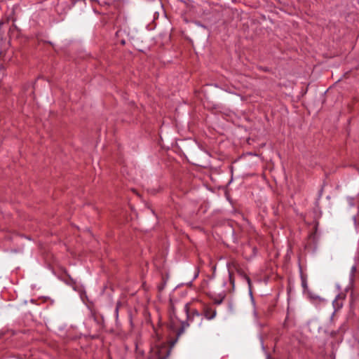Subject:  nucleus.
Here are the masks:
<instances>
[{"mask_svg": "<svg viewBox=\"0 0 359 359\" xmlns=\"http://www.w3.org/2000/svg\"><path fill=\"white\" fill-rule=\"evenodd\" d=\"M302 285L304 290L307 289V280L306 278L302 274L301 276Z\"/></svg>", "mask_w": 359, "mask_h": 359, "instance_id": "6", "label": "nucleus"}, {"mask_svg": "<svg viewBox=\"0 0 359 359\" xmlns=\"http://www.w3.org/2000/svg\"><path fill=\"white\" fill-rule=\"evenodd\" d=\"M203 312L205 318L208 320L213 319L217 314L216 309L208 305L204 306Z\"/></svg>", "mask_w": 359, "mask_h": 359, "instance_id": "3", "label": "nucleus"}, {"mask_svg": "<svg viewBox=\"0 0 359 359\" xmlns=\"http://www.w3.org/2000/svg\"><path fill=\"white\" fill-rule=\"evenodd\" d=\"M135 351L137 354V359H140V357L143 356L144 351L141 349L138 342H135ZM170 355V351L166 346H155L151 348L147 359H167Z\"/></svg>", "mask_w": 359, "mask_h": 359, "instance_id": "1", "label": "nucleus"}, {"mask_svg": "<svg viewBox=\"0 0 359 359\" xmlns=\"http://www.w3.org/2000/svg\"><path fill=\"white\" fill-rule=\"evenodd\" d=\"M121 306H122V303L121 302H118L116 303V308H115V316H116V319H118V311Z\"/></svg>", "mask_w": 359, "mask_h": 359, "instance_id": "7", "label": "nucleus"}, {"mask_svg": "<svg viewBox=\"0 0 359 359\" xmlns=\"http://www.w3.org/2000/svg\"><path fill=\"white\" fill-rule=\"evenodd\" d=\"M238 273L242 276L247 281L248 284L249 286H250V284H251V280H250V278L245 273H243V271H241V270H238Z\"/></svg>", "mask_w": 359, "mask_h": 359, "instance_id": "5", "label": "nucleus"}, {"mask_svg": "<svg viewBox=\"0 0 359 359\" xmlns=\"http://www.w3.org/2000/svg\"><path fill=\"white\" fill-rule=\"evenodd\" d=\"M268 359H269V358H268Z\"/></svg>", "mask_w": 359, "mask_h": 359, "instance_id": "12", "label": "nucleus"}, {"mask_svg": "<svg viewBox=\"0 0 359 359\" xmlns=\"http://www.w3.org/2000/svg\"><path fill=\"white\" fill-rule=\"evenodd\" d=\"M226 296V292L222 291L218 294L214 293L212 294H210V297L211 299L214 302L215 304H221L224 299V298Z\"/></svg>", "mask_w": 359, "mask_h": 359, "instance_id": "4", "label": "nucleus"}, {"mask_svg": "<svg viewBox=\"0 0 359 359\" xmlns=\"http://www.w3.org/2000/svg\"><path fill=\"white\" fill-rule=\"evenodd\" d=\"M154 332H155V333H156V337H157L158 339H160V334H159V332H158V330H156V328H154Z\"/></svg>", "mask_w": 359, "mask_h": 359, "instance_id": "9", "label": "nucleus"}, {"mask_svg": "<svg viewBox=\"0 0 359 359\" xmlns=\"http://www.w3.org/2000/svg\"><path fill=\"white\" fill-rule=\"evenodd\" d=\"M185 310L187 314V322L182 323L181 327L177 332V338H179L184 333L185 328L189 325V323H193L196 321L198 325H201L203 320L201 314L198 311L193 310L191 313H189L187 304L185 306Z\"/></svg>", "mask_w": 359, "mask_h": 359, "instance_id": "2", "label": "nucleus"}, {"mask_svg": "<svg viewBox=\"0 0 359 359\" xmlns=\"http://www.w3.org/2000/svg\"><path fill=\"white\" fill-rule=\"evenodd\" d=\"M229 282L232 286V290H233L234 288V278L233 277V274L232 273L229 271Z\"/></svg>", "mask_w": 359, "mask_h": 359, "instance_id": "8", "label": "nucleus"}, {"mask_svg": "<svg viewBox=\"0 0 359 359\" xmlns=\"http://www.w3.org/2000/svg\"><path fill=\"white\" fill-rule=\"evenodd\" d=\"M355 269H356L355 266H353V267H352V271H353H353H355Z\"/></svg>", "mask_w": 359, "mask_h": 359, "instance_id": "10", "label": "nucleus"}, {"mask_svg": "<svg viewBox=\"0 0 359 359\" xmlns=\"http://www.w3.org/2000/svg\"><path fill=\"white\" fill-rule=\"evenodd\" d=\"M262 69H263L264 71H265V72L268 71V69H267L266 67V68H263Z\"/></svg>", "mask_w": 359, "mask_h": 359, "instance_id": "11", "label": "nucleus"}]
</instances>
